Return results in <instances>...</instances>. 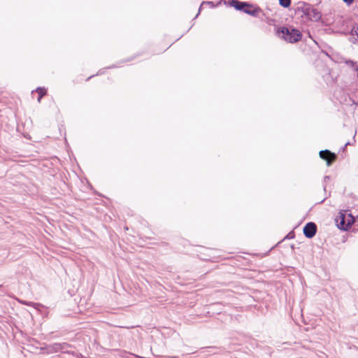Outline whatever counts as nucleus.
<instances>
[{
  "mask_svg": "<svg viewBox=\"0 0 358 358\" xmlns=\"http://www.w3.org/2000/svg\"><path fill=\"white\" fill-rule=\"evenodd\" d=\"M336 222L339 229L347 231L355 222V217L350 213L347 214L345 211H341L336 218Z\"/></svg>",
  "mask_w": 358,
  "mask_h": 358,
  "instance_id": "f257e3e1",
  "label": "nucleus"
},
{
  "mask_svg": "<svg viewBox=\"0 0 358 358\" xmlns=\"http://www.w3.org/2000/svg\"><path fill=\"white\" fill-rule=\"evenodd\" d=\"M279 32L282 34V37L289 43L298 42L302 36L299 30L293 28L282 27L279 29Z\"/></svg>",
  "mask_w": 358,
  "mask_h": 358,
  "instance_id": "f03ea898",
  "label": "nucleus"
},
{
  "mask_svg": "<svg viewBox=\"0 0 358 358\" xmlns=\"http://www.w3.org/2000/svg\"><path fill=\"white\" fill-rule=\"evenodd\" d=\"M301 10L306 16L307 19L310 20L317 21L321 17L320 12L309 4H305L304 6L301 8Z\"/></svg>",
  "mask_w": 358,
  "mask_h": 358,
  "instance_id": "7ed1b4c3",
  "label": "nucleus"
},
{
  "mask_svg": "<svg viewBox=\"0 0 358 358\" xmlns=\"http://www.w3.org/2000/svg\"><path fill=\"white\" fill-rule=\"evenodd\" d=\"M319 155L321 159L326 161L328 166L331 165L337 159L336 155L329 150H321Z\"/></svg>",
  "mask_w": 358,
  "mask_h": 358,
  "instance_id": "20e7f679",
  "label": "nucleus"
},
{
  "mask_svg": "<svg viewBox=\"0 0 358 358\" xmlns=\"http://www.w3.org/2000/svg\"><path fill=\"white\" fill-rule=\"evenodd\" d=\"M317 231V226L313 222H308L303 227V234L308 238H313Z\"/></svg>",
  "mask_w": 358,
  "mask_h": 358,
  "instance_id": "39448f33",
  "label": "nucleus"
},
{
  "mask_svg": "<svg viewBox=\"0 0 358 358\" xmlns=\"http://www.w3.org/2000/svg\"><path fill=\"white\" fill-rule=\"evenodd\" d=\"M260 8L252 4L246 2V6H243V11L252 16H257L260 13Z\"/></svg>",
  "mask_w": 358,
  "mask_h": 358,
  "instance_id": "423d86ee",
  "label": "nucleus"
},
{
  "mask_svg": "<svg viewBox=\"0 0 358 358\" xmlns=\"http://www.w3.org/2000/svg\"><path fill=\"white\" fill-rule=\"evenodd\" d=\"M228 4L238 10L243 11V6H246V2H242L238 0H229Z\"/></svg>",
  "mask_w": 358,
  "mask_h": 358,
  "instance_id": "0eeeda50",
  "label": "nucleus"
},
{
  "mask_svg": "<svg viewBox=\"0 0 358 358\" xmlns=\"http://www.w3.org/2000/svg\"><path fill=\"white\" fill-rule=\"evenodd\" d=\"M36 92L38 94V101L40 102L42 97L46 95L47 90L44 87H38Z\"/></svg>",
  "mask_w": 358,
  "mask_h": 358,
  "instance_id": "6e6552de",
  "label": "nucleus"
},
{
  "mask_svg": "<svg viewBox=\"0 0 358 358\" xmlns=\"http://www.w3.org/2000/svg\"><path fill=\"white\" fill-rule=\"evenodd\" d=\"M278 2L279 4L285 8H289L291 5V0H278Z\"/></svg>",
  "mask_w": 358,
  "mask_h": 358,
  "instance_id": "1a4fd4ad",
  "label": "nucleus"
},
{
  "mask_svg": "<svg viewBox=\"0 0 358 358\" xmlns=\"http://www.w3.org/2000/svg\"><path fill=\"white\" fill-rule=\"evenodd\" d=\"M352 34H355L358 37V24L354 27L352 30Z\"/></svg>",
  "mask_w": 358,
  "mask_h": 358,
  "instance_id": "9d476101",
  "label": "nucleus"
},
{
  "mask_svg": "<svg viewBox=\"0 0 358 358\" xmlns=\"http://www.w3.org/2000/svg\"><path fill=\"white\" fill-rule=\"evenodd\" d=\"M347 5H351L355 0H343Z\"/></svg>",
  "mask_w": 358,
  "mask_h": 358,
  "instance_id": "9b49d317",
  "label": "nucleus"
}]
</instances>
